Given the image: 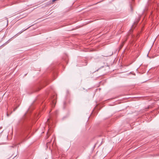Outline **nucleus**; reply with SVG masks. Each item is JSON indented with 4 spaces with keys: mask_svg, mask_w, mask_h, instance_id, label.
<instances>
[{
    "mask_svg": "<svg viewBox=\"0 0 159 159\" xmlns=\"http://www.w3.org/2000/svg\"><path fill=\"white\" fill-rule=\"evenodd\" d=\"M127 38H126V39H125V41L127 40ZM125 41H124V42L123 43H122V44H121V45H120V48H121L122 47H123V45L124 43H125Z\"/></svg>",
    "mask_w": 159,
    "mask_h": 159,
    "instance_id": "f257e3e1",
    "label": "nucleus"
},
{
    "mask_svg": "<svg viewBox=\"0 0 159 159\" xmlns=\"http://www.w3.org/2000/svg\"><path fill=\"white\" fill-rule=\"evenodd\" d=\"M17 107H16L13 110L14 111H15L17 109Z\"/></svg>",
    "mask_w": 159,
    "mask_h": 159,
    "instance_id": "f03ea898",
    "label": "nucleus"
},
{
    "mask_svg": "<svg viewBox=\"0 0 159 159\" xmlns=\"http://www.w3.org/2000/svg\"><path fill=\"white\" fill-rule=\"evenodd\" d=\"M30 27H29L28 28H27L26 29H25V30H23V31H22L21 32V33H22V32H23V31H24L25 30H27V29H28V28H29Z\"/></svg>",
    "mask_w": 159,
    "mask_h": 159,
    "instance_id": "7ed1b4c3",
    "label": "nucleus"
},
{
    "mask_svg": "<svg viewBox=\"0 0 159 159\" xmlns=\"http://www.w3.org/2000/svg\"><path fill=\"white\" fill-rule=\"evenodd\" d=\"M40 90V89H39H39H38V90H36V91H39V90Z\"/></svg>",
    "mask_w": 159,
    "mask_h": 159,
    "instance_id": "20e7f679",
    "label": "nucleus"
},
{
    "mask_svg": "<svg viewBox=\"0 0 159 159\" xmlns=\"http://www.w3.org/2000/svg\"><path fill=\"white\" fill-rule=\"evenodd\" d=\"M7 116H9V115L8 114V113H7Z\"/></svg>",
    "mask_w": 159,
    "mask_h": 159,
    "instance_id": "39448f33",
    "label": "nucleus"
},
{
    "mask_svg": "<svg viewBox=\"0 0 159 159\" xmlns=\"http://www.w3.org/2000/svg\"><path fill=\"white\" fill-rule=\"evenodd\" d=\"M49 120V119H48V121Z\"/></svg>",
    "mask_w": 159,
    "mask_h": 159,
    "instance_id": "423d86ee",
    "label": "nucleus"
}]
</instances>
